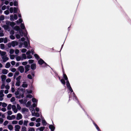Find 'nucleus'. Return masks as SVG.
I'll return each mask as SVG.
<instances>
[{
	"instance_id": "obj_1",
	"label": "nucleus",
	"mask_w": 131,
	"mask_h": 131,
	"mask_svg": "<svg viewBox=\"0 0 131 131\" xmlns=\"http://www.w3.org/2000/svg\"><path fill=\"white\" fill-rule=\"evenodd\" d=\"M24 92V90L23 89L20 90L19 89H18L17 91L15 92V94L16 96V97L18 99L21 98H23L24 97L23 93Z\"/></svg>"
},
{
	"instance_id": "obj_2",
	"label": "nucleus",
	"mask_w": 131,
	"mask_h": 131,
	"mask_svg": "<svg viewBox=\"0 0 131 131\" xmlns=\"http://www.w3.org/2000/svg\"><path fill=\"white\" fill-rule=\"evenodd\" d=\"M69 90V91H70V93H73L72 94V97H73V100L75 101H77L78 102V101L77 98V97L75 96L74 93L73 92V90L72 89L71 87H69L68 88Z\"/></svg>"
},
{
	"instance_id": "obj_3",
	"label": "nucleus",
	"mask_w": 131,
	"mask_h": 131,
	"mask_svg": "<svg viewBox=\"0 0 131 131\" xmlns=\"http://www.w3.org/2000/svg\"><path fill=\"white\" fill-rule=\"evenodd\" d=\"M6 25L8 26L9 28L10 26L11 27H13L16 24L14 22H11L8 21H6Z\"/></svg>"
},
{
	"instance_id": "obj_4",
	"label": "nucleus",
	"mask_w": 131,
	"mask_h": 131,
	"mask_svg": "<svg viewBox=\"0 0 131 131\" xmlns=\"http://www.w3.org/2000/svg\"><path fill=\"white\" fill-rule=\"evenodd\" d=\"M20 27L21 29H24L25 32H24V35L25 37H26L27 35V31L24 25V24L21 23L20 25Z\"/></svg>"
},
{
	"instance_id": "obj_5",
	"label": "nucleus",
	"mask_w": 131,
	"mask_h": 131,
	"mask_svg": "<svg viewBox=\"0 0 131 131\" xmlns=\"http://www.w3.org/2000/svg\"><path fill=\"white\" fill-rule=\"evenodd\" d=\"M18 70L21 73H23L24 71V67L22 66H19L18 68Z\"/></svg>"
},
{
	"instance_id": "obj_6",
	"label": "nucleus",
	"mask_w": 131,
	"mask_h": 131,
	"mask_svg": "<svg viewBox=\"0 0 131 131\" xmlns=\"http://www.w3.org/2000/svg\"><path fill=\"white\" fill-rule=\"evenodd\" d=\"M30 65L29 64L25 66V73H26L30 69Z\"/></svg>"
},
{
	"instance_id": "obj_7",
	"label": "nucleus",
	"mask_w": 131,
	"mask_h": 131,
	"mask_svg": "<svg viewBox=\"0 0 131 131\" xmlns=\"http://www.w3.org/2000/svg\"><path fill=\"white\" fill-rule=\"evenodd\" d=\"M7 55L4 56L2 57V59L3 60V62H6L7 61L9 60V58L7 57Z\"/></svg>"
},
{
	"instance_id": "obj_8",
	"label": "nucleus",
	"mask_w": 131,
	"mask_h": 131,
	"mask_svg": "<svg viewBox=\"0 0 131 131\" xmlns=\"http://www.w3.org/2000/svg\"><path fill=\"white\" fill-rule=\"evenodd\" d=\"M22 118V116L20 113H18L17 115L16 119L17 120H19Z\"/></svg>"
},
{
	"instance_id": "obj_9",
	"label": "nucleus",
	"mask_w": 131,
	"mask_h": 131,
	"mask_svg": "<svg viewBox=\"0 0 131 131\" xmlns=\"http://www.w3.org/2000/svg\"><path fill=\"white\" fill-rule=\"evenodd\" d=\"M6 52L5 51H2L0 50V54H1V57H4L6 55Z\"/></svg>"
},
{
	"instance_id": "obj_10",
	"label": "nucleus",
	"mask_w": 131,
	"mask_h": 131,
	"mask_svg": "<svg viewBox=\"0 0 131 131\" xmlns=\"http://www.w3.org/2000/svg\"><path fill=\"white\" fill-rule=\"evenodd\" d=\"M12 108L13 110L15 113H16L17 112V110L16 108V107L15 105H12Z\"/></svg>"
},
{
	"instance_id": "obj_11",
	"label": "nucleus",
	"mask_w": 131,
	"mask_h": 131,
	"mask_svg": "<svg viewBox=\"0 0 131 131\" xmlns=\"http://www.w3.org/2000/svg\"><path fill=\"white\" fill-rule=\"evenodd\" d=\"M30 68L32 70H35L36 68V64L35 63H33L31 64Z\"/></svg>"
},
{
	"instance_id": "obj_12",
	"label": "nucleus",
	"mask_w": 131,
	"mask_h": 131,
	"mask_svg": "<svg viewBox=\"0 0 131 131\" xmlns=\"http://www.w3.org/2000/svg\"><path fill=\"white\" fill-rule=\"evenodd\" d=\"M12 46L13 47H14L15 46H17L18 44V42H17L13 41L11 42Z\"/></svg>"
},
{
	"instance_id": "obj_13",
	"label": "nucleus",
	"mask_w": 131,
	"mask_h": 131,
	"mask_svg": "<svg viewBox=\"0 0 131 131\" xmlns=\"http://www.w3.org/2000/svg\"><path fill=\"white\" fill-rule=\"evenodd\" d=\"M49 128L51 130V131H54L55 129V127L53 125H50L49 126Z\"/></svg>"
},
{
	"instance_id": "obj_14",
	"label": "nucleus",
	"mask_w": 131,
	"mask_h": 131,
	"mask_svg": "<svg viewBox=\"0 0 131 131\" xmlns=\"http://www.w3.org/2000/svg\"><path fill=\"white\" fill-rule=\"evenodd\" d=\"M38 63L40 65H42L45 62V61L41 59L40 58L39 60L38 61Z\"/></svg>"
},
{
	"instance_id": "obj_15",
	"label": "nucleus",
	"mask_w": 131,
	"mask_h": 131,
	"mask_svg": "<svg viewBox=\"0 0 131 131\" xmlns=\"http://www.w3.org/2000/svg\"><path fill=\"white\" fill-rule=\"evenodd\" d=\"M15 131H19V129L20 128V126L19 125H16L15 126Z\"/></svg>"
},
{
	"instance_id": "obj_16",
	"label": "nucleus",
	"mask_w": 131,
	"mask_h": 131,
	"mask_svg": "<svg viewBox=\"0 0 131 131\" xmlns=\"http://www.w3.org/2000/svg\"><path fill=\"white\" fill-rule=\"evenodd\" d=\"M42 123L43 126H46L47 124L46 121L44 119L43 117H42L41 118Z\"/></svg>"
},
{
	"instance_id": "obj_17",
	"label": "nucleus",
	"mask_w": 131,
	"mask_h": 131,
	"mask_svg": "<svg viewBox=\"0 0 131 131\" xmlns=\"http://www.w3.org/2000/svg\"><path fill=\"white\" fill-rule=\"evenodd\" d=\"M1 78L2 79V80L3 81H5L6 79V75H2L1 76Z\"/></svg>"
},
{
	"instance_id": "obj_18",
	"label": "nucleus",
	"mask_w": 131,
	"mask_h": 131,
	"mask_svg": "<svg viewBox=\"0 0 131 131\" xmlns=\"http://www.w3.org/2000/svg\"><path fill=\"white\" fill-rule=\"evenodd\" d=\"M92 121L94 125L97 130L98 131H101L97 125L94 123V122L93 121Z\"/></svg>"
},
{
	"instance_id": "obj_19",
	"label": "nucleus",
	"mask_w": 131,
	"mask_h": 131,
	"mask_svg": "<svg viewBox=\"0 0 131 131\" xmlns=\"http://www.w3.org/2000/svg\"><path fill=\"white\" fill-rule=\"evenodd\" d=\"M8 71L6 69H4L2 70V73L4 74H6L8 72Z\"/></svg>"
},
{
	"instance_id": "obj_20",
	"label": "nucleus",
	"mask_w": 131,
	"mask_h": 131,
	"mask_svg": "<svg viewBox=\"0 0 131 131\" xmlns=\"http://www.w3.org/2000/svg\"><path fill=\"white\" fill-rule=\"evenodd\" d=\"M21 111L22 113H24L25 112H27L29 111L28 109L26 108H23L22 109Z\"/></svg>"
},
{
	"instance_id": "obj_21",
	"label": "nucleus",
	"mask_w": 131,
	"mask_h": 131,
	"mask_svg": "<svg viewBox=\"0 0 131 131\" xmlns=\"http://www.w3.org/2000/svg\"><path fill=\"white\" fill-rule=\"evenodd\" d=\"M24 47L27 48H28V43L26 41H25L24 42Z\"/></svg>"
},
{
	"instance_id": "obj_22",
	"label": "nucleus",
	"mask_w": 131,
	"mask_h": 131,
	"mask_svg": "<svg viewBox=\"0 0 131 131\" xmlns=\"http://www.w3.org/2000/svg\"><path fill=\"white\" fill-rule=\"evenodd\" d=\"M16 60L17 61H19L20 60H23V59L20 56H17L16 58Z\"/></svg>"
},
{
	"instance_id": "obj_23",
	"label": "nucleus",
	"mask_w": 131,
	"mask_h": 131,
	"mask_svg": "<svg viewBox=\"0 0 131 131\" xmlns=\"http://www.w3.org/2000/svg\"><path fill=\"white\" fill-rule=\"evenodd\" d=\"M14 29L16 31H19L20 29L19 27L17 26H15L14 28Z\"/></svg>"
},
{
	"instance_id": "obj_24",
	"label": "nucleus",
	"mask_w": 131,
	"mask_h": 131,
	"mask_svg": "<svg viewBox=\"0 0 131 131\" xmlns=\"http://www.w3.org/2000/svg\"><path fill=\"white\" fill-rule=\"evenodd\" d=\"M3 27L4 28V29L5 30H7L9 29V28L8 27V26H7L6 25H3Z\"/></svg>"
},
{
	"instance_id": "obj_25",
	"label": "nucleus",
	"mask_w": 131,
	"mask_h": 131,
	"mask_svg": "<svg viewBox=\"0 0 131 131\" xmlns=\"http://www.w3.org/2000/svg\"><path fill=\"white\" fill-rule=\"evenodd\" d=\"M4 91L3 90H2L0 91V97H4V95L3 94Z\"/></svg>"
},
{
	"instance_id": "obj_26",
	"label": "nucleus",
	"mask_w": 131,
	"mask_h": 131,
	"mask_svg": "<svg viewBox=\"0 0 131 131\" xmlns=\"http://www.w3.org/2000/svg\"><path fill=\"white\" fill-rule=\"evenodd\" d=\"M10 66V64L9 62L7 63L5 66V67L6 68H9Z\"/></svg>"
},
{
	"instance_id": "obj_27",
	"label": "nucleus",
	"mask_w": 131,
	"mask_h": 131,
	"mask_svg": "<svg viewBox=\"0 0 131 131\" xmlns=\"http://www.w3.org/2000/svg\"><path fill=\"white\" fill-rule=\"evenodd\" d=\"M31 102L30 101H28L26 105V106L27 107H29L31 105Z\"/></svg>"
},
{
	"instance_id": "obj_28",
	"label": "nucleus",
	"mask_w": 131,
	"mask_h": 131,
	"mask_svg": "<svg viewBox=\"0 0 131 131\" xmlns=\"http://www.w3.org/2000/svg\"><path fill=\"white\" fill-rule=\"evenodd\" d=\"M22 58L23 59V60L24 59H26L27 58L26 56V54L25 53H23L22 54Z\"/></svg>"
},
{
	"instance_id": "obj_29",
	"label": "nucleus",
	"mask_w": 131,
	"mask_h": 131,
	"mask_svg": "<svg viewBox=\"0 0 131 131\" xmlns=\"http://www.w3.org/2000/svg\"><path fill=\"white\" fill-rule=\"evenodd\" d=\"M45 127H41L38 128V129L40 131H43L44 129H45Z\"/></svg>"
},
{
	"instance_id": "obj_30",
	"label": "nucleus",
	"mask_w": 131,
	"mask_h": 131,
	"mask_svg": "<svg viewBox=\"0 0 131 131\" xmlns=\"http://www.w3.org/2000/svg\"><path fill=\"white\" fill-rule=\"evenodd\" d=\"M8 129L10 131L12 130L13 129V126L11 125H8Z\"/></svg>"
},
{
	"instance_id": "obj_31",
	"label": "nucleus",
	"mask_w": 131,
	"mask_h": 131,
	"mask_svg": "<svg viewBox=\"0 0 131 131\" xmlns=\"http://www.w3.org/2000/svg\"><path fill=\"white\" fill-rule=\"evenodd\" d=\"M19 31V33L20 36L21 37H23L24 34L23 30H22L20 29Z\"/></svg>"
},
{
	"instance_id": "obj_32",
	"label": "nucleus",
	"mask_w": 131,
	"mask_h": 131,
	"mask_svg": "<svg viewBox=\"0 0 131 131\" xmlns=\"http://www.w3.org/2000/svg\"><path fill=\"white\" fill-rule=\"evenodd\" d=\"M1 49H4L5 48V46L4 45L3 43H1L0 44Z\"/></svg>"
},
{
	"instance_id": "obj_33",
	"label": "nucleus",
	"mask_w": 131,
	"mask_h": 131,
	"mask_svg": "<svg viewBox=\"0 0 131 131\" xmlns=\"http://www.w3.org/2000/svg\"><path fill=\"white\" fill-rule=\"evenodd\" d=\"M12 106L11 104H9L8 105L7 107V109L8 110H10L12 108Z\"/></svg>"
},
{
	"instance_id": "obj_34",
	"label": "nucleus",
	"mask_w": 131,
	"mask_h": 131,
	"mask_svg": "<svg viewBox=\"0 0 131 131\" xmlns=\"http://www.w3.org/2000/svg\"><path fill=\"white\" fill-rule=\"evenodd\" d=\"M66 85L68 88L71 87L69 81H68L67 82H66Z\"/></svg>"
},
{
	"instance_id": "obj_35",
	"label": "nucleus",
	"mask_w": 131,
	"mask_h": 131,
	"mask_svg": "<svg viewBox=\"0 0 131 131\" xmlns=\"http://www.w3.org/2000/svg\"><path fill=\"white\" fill-rule=\"evenodd\" d=\"M21 76L20 75L19 76L16 78V80L17 81L20 82V79L21 78Z\"/></svg>"
},
{
	"instance_id": "obj_36",
	"label": "nucleus",
	"mask_w": 131,
	"mask_h": 131,
	"mask_svg": "<svg viewBox=\"0 0 131 131\" xmlns=\"http://www.w3.org/2000/svg\"><path fill=\"white\" fill-rule=\"evenodd\" d=\"M34 56L37 60H38L40 58L39 56L36 54H34Z\"/></svg>"
},
{
	"instance_id": "obj_37",
	"label": "nucleus",
	"mask_w": 131,
	"mask_h": 131,
	"mask_svg": "<svg viewBox=\"0 0 131 131\" xmlns=\"http://www.w3.org/2000/svg\"><path fill=\"white\" fill-rule=\"evenodd\" d=\"M4 16L3 15H2L0 16V20L1 21L4 20Z\"/></svg>"
},
{
	"instance_id": "obj_38",
	"label": "nucleus",
	"mask_w": 131,
	"mask_h": 131,
	"mask_svg": "<svg viewBox=\"0 0 131 131\" xmlns=\"http://www.w3.org/2000/svg\"><path fill=\"white\" fill-rule=\"evenodd\" d=\"M22 21L23 20H22V19L21 18H20L19 19V20H18L16 21V23H21Z\"/></svg>"
},
{
	"instance_id": "obj_39",
	"label": "nucleus",
	"mask_w": 131,
	"mask_h": 131,
	"mask_svg": "<svg viewBox=\"0 0 131 131\" xmlns=\"http://www.w3.org/2000/svg\"><path fill=\"white\" fill-rule=\"evenodd\" d=\"M18 10V8H17L14 7V13H16L17 12V11Z\"/></svg>"
},
{
	"instance_id": "obj_40",
	"label": "nucleus",
	"mask_w": 131,
	"mask_h": 131,
	"mask_svg": "<svg viewBox=\"0 0 131 131\" xmlns=\"http://www.w3.org/2000/svg\"><path fill=\"white\" fill-rule=\"evenodd\" d=\"M32 102L34 103H37V100L35 98H33L32 99Z\"/></svg>"
},
{
	"instance_id": "obj_41",
	"label": "nucleus",
	"mask_w": 131,
	"mask_h": 131,
	"mask_svg": "<svg viewBox=\"0 0 131 131\" xmlns=\"http://www.w3.org/2000/svg\"><path fill=\"white\" fill-rule=\"evenodd\" d=\"M21 131H27L26 128L25 126H23L22 127Z\"/></svg>"
},
{
	"instance_id": "obj_42",
	"label": "nucleus",
	"mask_w": 131,
	"mask_h": 131,
	"mask_svg": "<svg viewBox=\"0 0 131 131\" xmlns=\"http://www.w3.org/2000/svg\"><path fill=\"white\" fill-rule=\"evenodd\" d=\"M28 131H35V130L33 127H30L28 129Z\"/></svg>"
},
{
	"instance_id": "obj_43",
	"label": "nucleus",
	"mask_w": 131,
	"mask_h": 131,
	"mask_svg": "<svg viewBox=\"0 0 131 131\" xmlns=\"http://www.w3.org/2000/svg\"><path fill=\"white\" fill-rule=\"evenodd\" d=\"M7 104L6 103H5L4 102L2 103V106L3 107H6L7 106Z\"/></svg>"
},
{
	"instance_id": "obj_44",
	"label": "nucleus",
	"mask_w": 131,
	"mask_h": 131,
	"mask_svg": "<svg viewBox=\"0 0 131 131\" xmlns=\"http://www.w3.org/2000/svg\"><path fill=\"white\" fill-rule=\"evenodd\" d=\"M20 82L17 81L16 83L15 84V85L17 86H19L20 85Z\"/></svg>"
},
{
	"instance_id": "obj_45",
	"label": "nucleus",
	"mask_w": 131,
	"mask_h": 131,
	"mask_svg": "<svg viewBox=\"0 0 131 131\" xmlns=\"http://www.w3.org/2000/svg\"><path fill=\"white\" fill-rule=\"evenodd\" d=\"M28 86V85L27 84L23 83L22 85V87L24 88H26Z\"/></svg>"
},
{
	"instance_id": "obj_46",
	"label": "nucleus",
	"mask_w": 131,
	"mask_h": 131,
	"mask_svg": "<svg viewBox=\"0 0 131 131\" xmlns=\"http://www.w3.org/2000/svg\"><path fill=\"white\" fill-rule=\"evenodd\" d=\"M10 20L12 21L14 20V16L12 15L10 16Z\"/></svg>"
},
{
	"instance_id": "obj_47",
	"label": "nucleus",
	"mask_w": 131,
	"mask_h": 131,
	"mask_svg": "<svg viewBox=\"0 0 131 131\" xmlns=\"http://www.w3.org/2000/svg\"><path fill=\"white\" fill-rule=\"evenodd\" d=\"M14 50L13 49H10L9 50V53L11 54H13L14 52Z\"/></svg>"
},
{
	"instance_id": "obj_48",
	"label": "nucleus",
	"mask_w": 131,
	"mask_h": 131,
	"mask_svg": "<svg viewBox=\"0 0 131 131\" xmlns=\"http://www.w3.org/2000/svg\"><path fill=\"white\" fill-rule=\"evenodd\" d=\"M28 122V121H24V125L25 126H27V123Z\"/></svg>"
},
{
	"instance_id": "obj_49",
	"label": "nucleus",
	"mask_w": 131,
	"mask_h": 131,
	"mask_svg": "<svg viewBox=\"0 0 131 131\" xmlns=\"http://www.w3.org/2000/svg\"><path fill=\"white\" fill-rule=\"evenodd\" d=\"M60 81L62 84H63L64 85H65L66 83L64 80L63 79H61L60 80Z\"/></svg>"
},
{
	"instance_id": "obj_50",
	"label": "nucleus",
	"mask_w": 131,
	"mask_h": 131,
	"mask_svg": "<svg viewBox=\"0 0 131 131\" xmlns=\"http://www.w3.org/2000/svg\"><path fill=\"white\" fill-rule=\"evenodd\" d=\"M15 57V56L13 54L10 55V58L11 59L13 60L14 59Z\"/></svg>"
},
{
	"instance_id": "obj_51",
	"label": "nucleus",
	"mask_w": 131,
	"mask_h": 131,
	"mask_svg": "<svg viewBox=\"0 0 131 131\" xmlns=\"http://www.w3.org/2000/svg\"><path fill=\"white\" fill-rule=\"evenodd\" d=\"M14 5L15 6H17L18 5V2L16 1H15L14 3Z\"/></svg>"
},
{
	"instance_id": "obj_52",
	"label": "nucleus",
	"mask_w": 131,
	"mask_h": 131,
	"mask_svg": "<svg viewBox=\"0 0 131 131\" xmlns=\"http://www.w3.org/2000/svg\"><path fill=\"white\" fill-rule=\"evenodd\" d=\"M4 13L6 15H8L9 14V12L8 10H7L4 12Z\"/></svg>"
},
{
	"instance_id": "obj_53",
	"label": "nucleus",
	"mask_w": 131,
	"mask_h": 131,
	"mask_svg": "<svg viewBox=\"0 0 131 131\" xmlns=\"http://www.w3.org/2000/svg\"><path fill=\"white\" fill-rule=\"evenodd\" d=\"M8 121H6L4 122L3 125L4 126H6L8 124Z\"/></svg>"
},
{
	"instance_id": "obj_54",
	"label": "nucleus",
	"mask_w": 131,
	"mask_h": 131,
	"mask_svg": "<svg viewBox=\"0 0 131 131\" xmlns=\"http://www.w3.org/2000/svg\"><path fill=\"white\" fill-rule=\"evenodd\" d=\"M27 78L29 79H32V77L31 75L30 74H28L27 75Z\"/></svg>"
},
{
	"instance_id": "obj_55",
	"label": "nucleus",
	"mask_w": 131,
	"mask_h": 131,
	"mask_svg": "<svg viewBox=\"0 0 131 131\" xmlns=\"http://www.w3.org/2000/svg\"><path fill=\"white\" fill-rule=\"evenodd\" d=\"M10 38L12 40H14L15 38V37L13 35H10Z\"/></svg>"
},
{
	"instance_id": "obj_56",
	"label": "nucleus",
	"mask_w": 131,
	"mask_h": 131,
	"mask_svg": "<svg viewBox=\"0 0 131 131\" xmlns=\"http://www.w3.org/2000/svg\"><path fill=\"white\" fill-rule=\"evenodd\" d=\"M4 43H7V38H4Z\"/></svg>"
},
{
	"instance_id": "obj_57",
	"label": "nucleus",
	"mask_w": 131,
	"mask_h": 131,
	"mask_svg": "<svg viewBox=\"0 0 131 131\" xmlns=\"http://www.w3.org/2000/svg\"><path fill=\"white\" fill-rule=\"evenodd\" d=\"M13 7H10L9 9V11L10 13H12L13 12Z\"/></svg>"
},
{
	"instance_id": "obj_58",
	"label": "nucleus",
	"mask_w": 131,
	"mask_h": 131,
	"mask_svg": "<svg viewBox=\"0 0 131 131\" xmlns=\"http://www.w3.org/2000/svg\"><path fill=\"white\" fill-rule=\"evenodd\" d=\"M27 49H26L24 48L21 50V52L22 53H25L27 51Z\"/></svg>"
},
{
	"instance_id": "obj_59",
	"label": "nucleus",
	"mask_w": 131,
	"mask_h": 131,
	"mask_svg": "<svg viewBox=\"0 0 131 131\" xmlns=\"http://www.w3.org/2000/svg\"><path fill=\"white\" fill-rule=\"evenodd\" d=\"M23 123V121L22 120H21L19 121L18 122L19 124L20 125H22Z\"/></svg>"
},
{
	"instance_id": "obj_60",
	"label": "nucleus",
	"mask_w": 131,
	"mask_h": 131,
	"mask_svg": "<svg viewBox=\"0 0 131 131\" xmlns=\"http://www.w3.org/2000/svg\"><path fill=\"white\" fill-rule=\"evenodd\" d=\"M6 6L5 5H3L1 9L2 10H5L6 8Z\"/></svg>"
},
{
	"instance_id": "obj_61",
	"label": "nucleus",
	"mask_w": 131,
	"mask_h": 131,
	"mask_svg": "<svg viewBox=\"0 0 131 131\" xmlns=\"http://www.w3.org/2000/svg\"><path fill=\"white\" fill-rule=\"evenodd\" d=\"M17 123L18 122L16 121H14L12 122V124H17Z\"/></svg>"
},
{
	"instance_id": "obj_62",
	"label": "nucleus",
	"mask_w": 131,
	"mask_h": 131,
	"mask_svg": "<svg viewBox=\"0 0 131 131\" xmlns=\"http://www.w3.org/2000/svg\"><path fill=\"white\" fill-rule=\"evenodd\" d=\"M13 75V74L12 72L9 73L8 74V76L10 77H12Z\"/></svg>"
},
{
	"instance_id": "obj_63",
	"label": "nucleus",
	"mask_w": 131,
	"mask_h": 131,
	"mask_svg": "<svg viewBox=\"0 0 131 131\" xmlns=\"http://www.w3.org/2000/svg\"><path fill=\"white\" fill-rule=\"evenodd\" d=\"M11 71L12 72H14L16 71V69L14 68H12L11 69Z\"/></svg>"
},
{
	"instance_id": "obj_64",
	"label": "nucleus",
	"mask_w": 131,
	"mask_h": 131,
	"mask_svg": "<svg viewBox=\"0 0 131 131\" xmlns=\"http://www.w3.org/2000/svg\"><path fill=\"white\" fill-rule=\"evenodd\" d=\"M41 121V119L40 118H38L37 119L36 121V122L39 123Z\"/></svg>"
}]
</instances>
